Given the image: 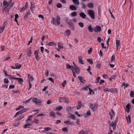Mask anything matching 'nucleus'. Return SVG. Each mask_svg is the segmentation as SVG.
<instances>
[{
    "instance_id": "obj_33",
    "label": "nucleus",
    "mask_w": 134,
    "mask_h": 134,
    "mask_svg": "<svg viewBox=\"0 0 134 134\" xmlns=\"http://www.w3.org/2000/svg\"><path fill=\"white\" fill-rule=\"evenodd\" d=\"M116 48L119 47L120 46V41L119 40H117L116 41Z\"/></svg>"
},
{
    "instance_id": "obj_41",
    "label": "nucleus",
    "mask_w": 134,
    "mask_h": 134,
    "mask_svg": "<svg viewBox=\"0 0 134 134\" xmlns=\"http://www.w3.org/2000/svg\"><path fill=\"white\" fill-rule=\"evenodd\" d=\"M87 60L88 62L90 63L91 64H92L93 63V61L91 59H88Z\"/></svg>"
},
{
    "instance_id": "obj_55",
    "label": "nucleus",
    "mask_w": 134,
    "mask_h": 134,
    "mask_svg": "<svg viewBox=\"0 0 134 134\" xmlns=\"http://www.w3.org/2000/svg\"><path fill=\"white\" fill-rule=\"evenodd\" d=\"M8 77L9 79L10 80H13V75L12 76H10L9 75H8Z\"/></svg>"
},
{
    "instance_id": "obj_42",
    "label": "nucleus",
    "mask_w": 134,
    "mask_h": 134,
    "mask_svg": "<svg viewBox=\"0 0 134 134\" xmlns=\"http://www.w3.org/2000/svg\"><path fill=\"white\" fill-rule=\"evenodd\" d=\"M78 25L81 27L82 28L83 27L84 24L82 22H80L79 23Z\"/></svg>"
},
{
    "instance_id": "obj_34",
    "label": "nucleus",
    "mask_w": 134,
    "mask_h": 134,
    "mask_svg": "<svg viewBox=\"0 0 134 134\" xmlns=\"http://www.w3.org/2000/svg\"><path fill=\"white\" fill-rule=\"evenodd\" d=\"M75 71L76 74H79L80 72V71L78 67L75 68Z\"/></svg>"
},
{
    "instance_id": "obj_26",
    "label": "nucleus",
    "mask_w": 134,
    "mask_h": 134,
    "mask_svg": "<svg viewBox=\"0 0 134 134\" xmlns=\"http://www.w3.org/2000/svg\"><path fill=\"white\" fill-rule=\"evenodd\" d=\"M32 54V51L30 49H29L28 51V52L27 53V56L29 57L30 56H31V55Z\"/></svg>"
},
{
    "instance_id": "obj_44",
    "label": "nucleus",
    "mask_w": 134,
    "mask_h": 134,
    "mask_svg": "<svg viewBox=\"0 0 134 134\" xmlns=\"http://www.w3.org/2000/svg\"><path fill=\"white\" fill-rule=\"evenodd\" d=\"M115 55L114 54H113L111 58V63H112V62L114 61L115 60Z\"/></svg>"
},
{
    "instance_id": "obj_30",
    "label": "nucleus",
    "mask_w": 134,
    "mask_h": 134,
    "mask_svg": "<svg viewBox=\"0 0 134 134\" xmlns=\"http://www.w3.org/2000/svg\"><path fill=\"white\" fill-rule=\"evenodd\" d=\"M78 134H88L86 131H85L84 130H81L80 131Z\"/></svg>"
},
{
    "instance_id": "obj_27",
    "label": "nucleus",
    "mask_w": 134,
    "mask_h": 134,
    "mask_svg": "<svg viewBox=\"0 0 134 134\" xmlns=\"http://www.w3.org/2000/svg\"><path fill=\"white\" fill-rule=\"evenodd\" d=\"M82 105V103L81 102H79L78 103V106L77 108V109L79 110L80 109Z\"/></svg>"
},
{
    "instance_id": "obj_54",
    "label": "nucleus",
    "mask_w": 134,
    "mask_h": 134,
    "mask_svg": "<svg viewBox=\"0 0 134 134\" xmlns=\"http://www.w3.org/2000/svg\"><path fill=\"white\" fill-rule=\"evenodd\" d=\"M20 124V122H18L17 123H15L13 125V126L15 127H16L19 126Z\"/></svg>"
},
{
    "instance_id": "obj_47",
    "label": "nucleus",
    "mask_w": 134,
    "mask_h": 134,
    "mask_svg": "<svg viewBox=\"0 0 134 134\" xmlns=\"http://www.w3.org/2000/svg\"><path fill=\"white\" fill-rule=\"evenodd\" d=\"M122 85L125 87L124 88L127 87L129 86V85L128 84L126 83L125 82L123 83Z\"/></svg>"
},
{
    "instance_id": "obj_14",
    "label": "nucleus",
    "mask_w": 134,
    "mask_h": 134,
    "mask_svg": "<svg viewBox=\"0 0 134 134\" xmlns=\"http://www.w3.org/2000/svg\"><path fill=\"white\" fill-rule=\"evenodd\" d=\"M110 92L111 93L114 92L115 93H117L118 92V91L117 89L115 88H111Z\"/></svg>"
},
{
    "instance_id": "obj_28",
    "label": "nucleus",
    "mask_w": 134,
    "mask_h": 134,
    "mask_svg": "<svg viewBox=\"0 0 134 134\" xmlns=\"http://www.w3.org/2000/svg\"><path fill=\"white\" fill-rule=\"evenodd\" d=\"M5 28V26L4 25L1 26L0 27V33H2L3 31Z\"/></svg>"
},
{
    "instance_id": "obj_19",
    "label": "nucleus",
    "mask_w": 134,
    "mask_h": 134,
    "mask_svg": "<svg viewBox=\"0 0 134 134\" xmlns=\"http://www.w3.org/2000/svg\"><path fill=\"white\" fill-rule=\"evenodd\" d=\"M73 2L76 5L79 4V0H72Z\"/></svg>"
},
{
    "instance_id": "obj_46",
    "label": "nucleus",
    "mask_w": 134,
    "mask_h": 134,
    "mask_svg": "<svg viewBox=\"0 0 134 134\" xmlns=\"http://www.w3.org/2000/svg\"><path fill=\"white\" fill-rule=\"evenodd\" d=\"M131 97H133L134 96V92L133 91H131L130 94Z\"/></svg>"
},
{
    "instance_id": "obj_21",
    "label": "nucleus",
    "mask_w": 134,
    "mask_h": 134,
    "mask_svg": "<svg viewBox=\"0 0 134 134\" xmlns=\"http://www.w3.org/2000/svg\"><path fill=\"white\" fill-rule=\"evenodd\" d=\"M78 79L80 80L81 82L83 84H84V81L85 80L83 79L82 77H81L80 76H79L78 77Z\"/></svg>"
},
{
    "instance_id": "obj_53",
    "label": "nucleus",
    "mask_w": 134,
    "mask_h": 134,
    "mask_svg": "<svg viewBox=\"0 0 134 134\" xmlns=\"http://www.w3.org/2000/svg\"><path fill=\"white\" fill-rule=\"evenodd\" d=\"M24 116L23 115L21 116L18 119V121H20L21 119L24 118Z\"/></svg>"
},
{
    "instance_id": "obj_62",
    "label": "nucleus",
    "mask_w": 134,
    "mask_h": 134,
    "mask_svg": "<svg viewBox=\"0 0 134 134\" xmlns=\"http://www.w3.org/2000/svg\"><path fill=\"white\" fill-rule=\"evenodd\" d=\"M15 86L14 85H10L9 86V88L10 89H13L14 88Z\"/></svg>"
},
{
    "instance_id": "obj_6",
    "label": "nucleus",
    "mask_w": 134,
    "mask_h": 134,
    "mask_svg": "<svg viewBox=\"0 0 134 134\" xmlns=\"http://www.w3.org/2000/svg\"><path fill=\"white\" fill-rule=\"evenodd\" d=\"M94 30L95 32H98L100 31H101V28L100 26H97L94 29Z\"/></svg>"
},
{
    "instance_id": "obj_37",
    "label": "nucleus",
    "mask_w": 134,
    "mask_h": 134,
    "mask_svg": "<svg viewBox=\"0 0 134 134\" xmlns=\"http://www.w3.org/2000/svg\"><path fill=\"white\" fill-rule=\"evenodd\" d=\"M131 106L130 104L128 103L126 106V107L127 109V111H128V110H129Z\"/></svg>"
},
{
    "instance_id": "obj_15",
    "label": "nucleus",
    "mask_w": 134,
    "mask_h": 134,
    "mask_svg": "<svg viewBox=\"0 0 134 134\" xmlns=\"http://www.w3.org/2000/svg\"><path fill=\"white\" fill-rule=\"evenodd\" d=\"M28 77L29 82L30 81H32L34 80V78L33 76L30 74H28Z\"/></svg>"
},
{
    "instance_id": "obj_13",
    "label": "nucleus",
    "mask_w": 134,
    "mask_h": 134,
    "mask_svg": "<svg viewBox=\"0 0 134 134\" xmlns=\"http://www.w3.org/2000/svg\"><path fill=\"white\" fill-rule=\"evenodd\" d=\"M64 123L67 125H74V123L69 121H65L64 122Z\"/></svg>"
},
{
    "instance_id": "obj_5",
    "label": "nucleus",
    "mask_w": 134,
    "mask_h": 134,
    "mask_svg": "<svg viewBox=\"0 0 134 134\" xmlns=\"http://www.w3.org/2000/svg\"><path fill=\"white\" fill-rule=\"evenodd\" d=\"M28 110V109L27 108H24L21 110L20 111L17 112L14 115V117H16V116L18 115H19L20 114H21L24 112H25L26 111Z\"/></svg>"
},
{
    "instance_id": "obj_57",
    "label": "nucleus",
    "mask_w": 134,
    "mask_h": 134,
    "mask_svg": "<svg viewBox=\"0 0 134 134\" xmlns=\"http://www.w3.org/2000/svg\"><path fill=\"white\" fill-rule=\"evenodd\" d=\"M89 90L90 94H91L92 92H93L94 94V92L90 88H89Z\"/></svg>"
},
{
    "instance_id": "obj_61",
    "label": "nucleus",
    "mask_w": 134,
    "mask_h": 134,
    "mask_svg": "<svg viewBox=\"0 0 134 134\" xmlns=\"http://www.w3.org/2000/svg\"><path fill=\"white\" fill-rule=\"evenodd\" d=\"M86 114L88 115H91V111L90 110H88L86 112Z\"/></svg>"
},
{
    "instance_id": "obj_43",
    "label": "nucleus",
    "mask_w": 134,
    "mask_h": 134,
    "mask_svg": "<svg viewBox=\"0 0 134 134\" xmlns=\"http://www.w3.org/2000/svg\"><path fill=\"white\" fill-rule=\"evenodd\" d=\"M102 76L104 79L108 78V77L107 75L105 74H104L102 75Z\"/></svg>"
},
{
    "instance_id": "obj_8",
    "label": "nucleus",
    "mask_w": 134,
    "mask_h": 134,
    "mask_svg": "<svg viewBox=\"0 0 134 134\" xmlns=\"http://www.w3.org/2000/svg\"><path fill=\"white\" fill-rule=\"evenodd\" d=\"M68 117L73 120H77V118L74 115L72 114L71 113L69 114Z\"/></svg>"
},
{
    "instance_id": "obj_38",
    "label": "nucleus",
    "mask_w": 134,
    "mask_h": 134,
    "mask_svg": "<svg viewBox=\"0 0 134 134\" xmlns=\"http://www.w3.org/2000/svg\"><path fill=\"white\" fill-rule=\"evenodd\" d=\"M88 30H89V31L91 32H92L93 31V30L92 29L91 26V25H89L88 27Z\"/></svg>"
},
{
    "instance_id": "obj_12",
    "label": "nucleus",
    "mask_w": 134,
    "mask_h": 134,
    "mask_svg": "<svg viewBox=\"0 0 134 134\" xmlns=\"http://www.w3.org/2000/svg\"><path fill=\"white\" fill-rule=\"evenodd\" d=\"M111 112H110L109 115L110 116V118L111 119H113V117L115 115L113 109H111Z\"/></svg>"
},
{
    "instance_id": "obj_2",
    "label": "nucleus",
    "mask_w": 134,
    "mask_h": 134,
    "mask_svg": "<svg viewBox=\"0 0 134 134\" xmlns=\"http://www.w3.org/2000/svg\"><path fill=\"white\" fill-rule=\"evenodd\" d=\"M90 108L93 111H96L97 109L98 105L96 104H93L92 103H90L88 104Z\"/></svg>"
},
{
    "instance_id": "obj_60",
    "label": "nucleus",
    "mask_w": 134,
    "mask_h": 134,
    "mask_svg": "<svg viewBox=\"0 0 134 134\" xmlns=\"http://www.w3.org/2000/svg\"><path fill=\"white\" fill-rule=\"evenodd\" d=\"M100 77H98L96 79V83H98L99 82L100 80Z\"/></svg>"
},
{
    "instance_id": "obj_1",
    "label": "nucleus",
    "mask_w": 134,
    "mask_h": 134,
    "mask_svg": "<svg viewBox=\"0 0 134 134\" xmlns=\"http://www.w3.org/2000/svg\"><path fill=\"white\" fill-rule=\"evenodd\" d=\"M60 18L58 16H57L55 19L53 18L51 20L52 23L54 25H59L60 24Z\"/></svg>"
},
{
    "instance_id": "obj_56",
    "label": "nucleus",
    "mask_w": 134,
    "mask_h": 134,
    "mask_svg": "<svg viewBox=\"0 0 134 134\" xmlns=\"http://www.w3.org/2000/svg\"><path fill=\"white\" fill-rule=\"evenodd\" d=\"M66 80H64L63 81L62 83V86L63 87H64L65 86L66 83Z\"/></svg>"
},
{
    "instance_id": "obj_4",
    "label": "nucleus",
    "mask_w": 134,
    "mask_h": 134,
    "mask_svg": "<svg viewBox=\"0 0 134 134\" xmlns=\"http://www.w3.org/2000/svg\"><path fill=\"white\" fill-rule=\"evenodd\" d=\"M68 19H66V23L68 24L69 27L71 30H74L75 29V27L74 26L73 24L71 22V21L72 20L71 19H70V20L69 21H68Z\"/></svg>"
},
{
    "instance_id": "obj_48",
    "label": "nucleus",
    "mask_w": 134,
    "mask_h": 134,
    "mask_svg": "<svg viewBox=\"0 0 134 134\" xmlns=\"http://www.w3.org/2000/svg\"><path fill=\"white\" fill-rule=\"evenodd\" d=\"M62 6V5L60 3H58L57 5V7L58 8H61Z\"/></svg>"
},
{
    "instance_id": "obj_10",
    "label": "nucleus",
    "mask_w": 134,
    "mask_h": 134,
    "mask_svg": "<svg viewBox=\"0 0 134 134\" xmlns=\"http://www.w3.org/2000/svg\"><path fill=\"white\" fill-rule=\"evenodd\" d=\"M69 8L71 10L73 11L76 10L77 8L74 5H71L70 6Z\"/></svg>"
},
{
    "instance_id": "obj_40",
    "label": "nucleus",
    "mask_w": 134,
    "mask_h": 134,
    "mask_svg": "<svg viewBox=\"0 0 134 134\" xmlns=\"http://www.w3.org/2000/svg\"><path fill=\"white\" fill-rule=\"evenodd\" d=\"M90 87H88V86H86L85 87L83 88H82L81 89V90H85V91H87L88 90V89H89V88Z\"/></svg>"
},
{
    "instance_id": "obj_59",
    "label": "nucleus",
    "mask_w": 134,
    "mask_h": 134,
    "mask_svg": "<svg viewBox=\"0 0 134 134\" xmlns=\"http://www.w3.org/2000/svg\"><path fill=\"white\" fill-rule=\"evenodd\" d=\"M59 43H60V42H59L58 43V48H59V49H63V46H61V45L59 44Z\"/></svg>"
},
{
    "instance_id": "obj_63",
    "label": "nucleus",
    "mask_w": 134,
    "mask_h": 134,
    "mask_svg": "<svg viewBox=\"0 0 134 134\" xmlns=\"http://www.w3.org/2000/svg\"><path fill=\"white\" fill-rule=\"evenodd\" d=\"M62 130L64 132H65L67 131L68 130V129L66 127H65L64 128H62Z\"/></svg>"
},
{
    "instance_id": "obj_35",
    "label": "nucleus",
    "mask_w": 134,
    "mask_h": 134,
    "mask_svg": "<svg viewBox=\"0 0 134 134\" xmlns=\"http://www.w3.org/2000/svg\"><path fill=\"white\" fill-rule=\"evenodd\" d=\"M103 90L105 92H110V89H108L107 88L104 87Z\"/></svg>"
},
{
    "instance_id": "obj_51",
    "label": "nucleus",
    "mask_w": 134,
    "mask_h": 134,
    "mask_svg": "<svg viewBox=\"0 0 134 134\" xmlns=\"http://www.w3.org/2000/svg\"><path fill=\"white\" fill-rule=\"evenodd\" d=\"M4 82L5 83H7L9 82L8 79L5 78L4 79Z\"/></svg>"
},
{
    "instance_id": "obj_22",
    "label": "nucleus",
    "mask_w": 134,
    "mask_h": 134,
    "mask_svg": "<svg viewBox=\"0 0 134 134\" xmlns=\"http://www.w3.org/2000/svg\"><path fill=\"white\" fill-rule=\"evenodd\" d=\"M32 125L30 123H28L25 124L24 125V128L25 129L26 128H30V127H29L28 126H31Z\"/></svg>"
},
{
    "instance_id": "obj_7",
    "label": "nucleus",
    "mask_w": 134,
    "mask_h": 134,
    "mask_svg": "<svg viewBox=\"0 0 134 134\" xmlns=\"http://www.w3.org/2000/svg\"><path fill=\"white\" fill-rule=\"evenodd\" d=\"M32 101L36 104L40 103L41 102L40 100L38 99L37 98H35L32 99Z\"/></svg>"
},
{
    "instance_id": "obj_16",
    "label": "nucleus",
    "mask_w": 134,
    "mask_h": 134,
    "mask_svg": "<svg viewBox=\"0 0 134 134\" xmlns=\"http://www.w3.org/2000/svg\"><path fill=\"white\" fill-rule=\"evenodd\" d=\"M79 15L83 19H85L86 17V15L85 14L82 12L80 13Z\"/></svg>"
},
{
    "instance_id": "obj_50",
    "label": "nucleus",
    "mask_w": 134,
    "mask_h": 134,
    "mask_svg": "<svg viewBox=\"0 0 134 134\" xmlns=\"http://www.w3.org/2000/svg\"><path fill=\"white\" fill-rule=\"evenodd\" d=\"M17 80H18V82H22L23 81V80L22 78H18V79Z\"/></svg>"
},
{
    "instance_id": "obj_32",
    "label": "nucleus",
    "mask_w": 134,
    "mask_h": 134,
    "mask_svg": "<svg viewBox=\"0 0 134 134\" xmlns=\"http://www.w3.org/2000/svg\"><path fill=\"white\" fill-rule=\"evenodd\" d=\"M15 66L16 67L17 69H20L21 67V65L20 64H16L15 65Z\"/></svg>"
},
{
    "instance_id": "obj_49",
    "label": "nucleus",
    "mask_w": 134,
    "mask_h": 134,
    "mask_svg": "<svg viewBox=\"0 0 134 134\" xmlns=\"http://www.w3.org/2000/svg\"><path fill=\"white\" fill-rule=\"evenodd\" d=\"M35 57L36 59V60L37 61H38L40 60V58L39 57V56L38 55H35Z\"/></svg>"
},
{
    "instance_id": "obj_64",
    "label": "nucleus",
    "mask_w": 134,
    "mask_h": 134,
    "mask_svg": "<svg viewBox=\"0 0 134 134\" xmlns=\"http://www.w3.org/2000/svg\"><path fill=\"white\" fill-rule=\"evenodd\" d=\"M40 48L41 52H42V53H43L44 50V48L43 47L41 46V47Z\"/></svg>"
},
{
    "instance_id": "obj_9",
    "label": "nucleus",
    "mask_w": 134,
    "mask_h": 134,
    "mask_svg": "<svg viewBox=\"0 0 134 134\" xmlns=\"http://www.w3.org/2000/svg\"><path fill=\"white\" fill-rule=\"evenodd\" d=\"M10 4L9 1L7 2L5 0H4L3 2V4L4 6H6L4 8V10Z\"/></svg>"
},
{
    "instance_id": "obj_11",
    "label": "nucleus",
    "mask_w": 134,
    "mask_h": 134,
    "mask_svg": "<svg viewBox=\"0 0 134 134\" xmlns=\"http://www.w3.org/2000/svg\"><path fill=\"white\" fill-rule=\"evenodd\" d=\"M78 58L79 61V62L80 63L82 64H84V61L82 60V56H79V57H78Z\"/></svg>"
},
{
    "instance_id": "obj_24",
    "label": "nucleus",
    "mask_w": 134,
    "mask_h": 134,
    "mask_svg": "<svg viewBox=\"0 0 134 134\" xmlns=\"http://www.w3.org/2000/svg\"><path fill=\"white\" fill-rule=\"evenodd\" d=\"M66 35L68 36H69L71 34V32L70 30H68L65 31Z\"/></svg>"
},
{
    "instance_id": "obj_31",
    "label": "nucleus",
    "mask_w": 134,
    "mask_h": 134,
    "mask_svg": "<svg viewBox=\"0 0 134 134\" xmlns=\"http://www.w3.org/2000/svg\"><path fill=\"white\" fill-rule=\"evenodd\" d=\"M116 123L113 122V123H111V126H112L113 129H115L116 128Z\"/></svg>"
},
{
    "instance_id": "obj_52",
    "label": "nucleus",
    "mask_w": 134,
    "mask_h": 134,
    "mask_svg": "<svg viewBox=\"0 0 134 134\" xmlns=\"http://www.w3.org/2000/svg\"><path fill=\"white\" fill-rule=\"evenodd\" d=\"M34 122L35 123L38 124V123L39 120L37 118H35L34 119Z\"/></svg>"
},
{
    "instance_id": "obj_36",
    "label": "nucleus",
    "mask_w": 134,
    "mask_h": 134,
    "mask_svg": "<svg viewBox=\"0 0 134 134\" xmlns=\"http://www.w3.org/2000/svg\"><path fill=\"white\" fill-rule=\"evenodd\" d=\"M71 14L72 16L74 17L76 16L77 15V13L76 12H72Z\"/></svg>"
},
{
    "instance_id": "obj_29",
    "label": "nucleus",
    "mask_w": 134,
    "mask_h": 134,
    "mask_svg": "<svg viewBox=\"0 0 134 134\" xmlns=\"http://www.w3.org/2000/svg\"><path fill=\"white\" fill-rule=\"evenodd\" d=\"M63 107L61 106H59L57 107L55 109L56 111H60L62 109Z\"/></svg>"
},
{
    "instance_id": "obj_25",
    "label": "nucleus",
    "mask_w": 134,
    "mask_h": 134,
    "mask_svg": "<svg viewBox=\"0 0 134 134\" xmlns=\"http://www.w3.org/2000/svg\"><path fill=\"white\" fill-rule=\"evenodd\" d=\"M87 6L90 8H92L93 7V4L92 3H89L87 5Z\"/></svg>"
},
{
    "instance_id": "obj_18",
    "label": "nucleus",
    "mask_w": 134,
    "mask_h": 134,
    "mask_svg": "<svg viewBox=\"0 0 134 134\" xmlns=\"http://www.w3.org/2000/svg\"><path fill=\"white\" fill-rule=\"evenodd\" d=\"M60 100L64 102L65 103H68V102H69L68 100L65 97L64 98H61L60 99Z\"/></svg>"
},
{
    "instance_id": "obj_45",
    "label": "nucleus",
    "mask_w": 134,
    "mask_h": 134,
    "mask_svg": "<svg viewBox=\"0 0 134 134\" xmlns=\"http://www.w3.org/2000/svg\"><path fill=\"white\" fill-rule=\"evenodd\" d=\"M24 107L21 105H19L18 108L16 109V110H19L21 109L24 108Z\"/></svg>"
},
{
    "instance_id": "obj_58",
    "label": "nucleus",
    "mask_w": 134,
    "mask_h": 134,
    "mask_svg": "<svg viewBox=\"0 0 134 134\" xmlns=\"http://www.w3.org/2000/svg\"><path fill=\"white\" fill-rule=\"evenodd\" d=\"M66 66H67V68H69V69H71V67H72V66H71L69 64H67L66 65Z\"/></svg>"
},
{
    "instance_id": "obj_23",
    "label": "nucleus",
    "mask_w": 134,
    "mask_h": 134,
    "mask_svg": "<svg viewBox=\"0 0 134 134\" xmlns=\"http://www.w3.org/2000/svg\"><path fill=\"white\" fill-rule=\"evenodd\" d=\"M51 130V129L49 127H46L44 128V130H43L42 132L43 133H45L46 131H48L49 130Z\"/></svg>"
},
{
    "instance_id": "obj_20",
    "label": "nucleus",
    "mask_w": 134,
    "mask_h": 134,
    "mask_svg": "<svg viewBox=\"0 0 134 134\" xmlns=\"http://www.w3.org/2000/svg\"><path fill=\"white\" fill-rule=\"evenodd\" d=\"M126 119L127 121V123L128 124H129L131 122V119L130 116L129 115L128 117H126Z\"/></svg>"
},
{
    "instance_id": "obj_3",
    "label": "nucleus",
    "mask_w": 134,
    "mask_h": 134,
    "mask_svg": "<svg viewBox=\"0 0 134 134\" xmlns=\"http://www.w3.org/2000/svg\"><path fill=\"white\" fill-rule=\"evenodd\" d=\"M87 12L91 18L94 19L95 18V13L94 11L90 9L87 10Z\"/></svg>"
},
{
    "instance_id": "obj_17",
    "label": "nucleus",
    "mask_w": 134,
    "mask_h": 134,
    "mask_svg": "<svg viewBox=\"0 0 134 134\" xmlns=\"http://www.w3.org/2000/svg\"><path fill=\"white\" fill-rule=\"evenodd\" d=\"M47 46H55L56 44L54 42H48L47 44Z\"/></svg>"
},
{
    "instance_id": "obj_39",
    "label": "nucleus",
    "mask_w": 134,
    "mask_h": 134,
    "mask_svg": "<svg viewBox=\"0 0 134 134\" xmlns=\"http://www.w3.org/2000/svg\"><path fill=\"white\" fill-rule=\"evenodd\" d=\"M50 115L53 117V118H55V114L53 111L51 112H50Z\"/></svg>"
}]
</instances>
